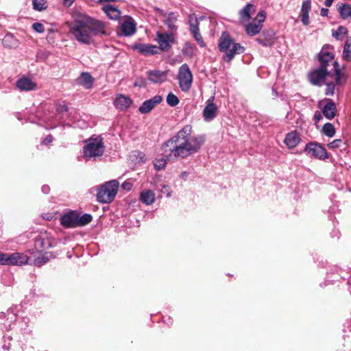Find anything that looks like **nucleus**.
<instances>
[{"instance_id": "nucleus-16", "label": "nucleus", "mask_w": 351, "mask_h": 351, "mask_svg": "<svg viewBox=\"0 0 351 351\" xmlns=\"http://www.w3.org/2000/svg\"><path fill=\"white\" fill-rule=\"evenodd\" d=\"M87 22L88 23L91 35L106 34L105 24L99 21L93 19L87 16Z\"/></svg>"}, {"instance_id": "nucleus-42", "label": "nucleus", "mask_w": 351, "mask_h": 351, "mask_svg": "<svg viewBox=\"0 0 351 351\" xmlns=\"http://www.w3.org/2000/svg\"><path fill=\"white\" fill-rule=\"evenodd\" d=\"M33 29L38 33H43L45 30L44 25L40 23H35L32 25Z\"/></svg>"}, {"instance_id": "nucleus-23", "label": "nucleus", "mask_w": 351, "mask_h": 351, "mask_svg": "<svg viewBox=\"0 0 351 351\" xmlns=\"http://www.w3.org/2000/svg\"><path fill=\"white\" fill-rule=\"evenodd\" d=\"M121 28L125 36H130L136 32V23L133 19L129 18L122 23Z\"/></svg>"}, {"instance_id": "nucleus-3", "label": "nucleus", "mask_w": 351, "mask_h": 351, "mask_svg": "<svg viewBox=\"0 0 351 351\" xmlns=\"http://www.w3.org/2000/svg\"><path fill=\"white\" fill-rule=\"evenodd\" d=\"M69 31L80 43L88 45L91 42L92 35L87 22L86 16H80L69 25Z\"/></svg>"}, {"instance_id": "nucleus-54", "label": "nucleus", "mask_w": 351, "mask_h": 351, "mask_svg": "<svg viewBox=\"0 0 351 351\" xmlns=\"http://www.w3.org/2000/svg\"><path fill=\"white\" fill-rule=\"evenodd\" d=\"M328 9L322 8L320 11V14L322 16H326L328 14Z\"/></svg>"}, {"instance_id": "nucleus-55", "label": "nucleus", "mask_w": 351, "mask_h": 351, "mask_svg": "<svg viewBox=\"0 0 351 351\" xmlns=\"http://www.w3.org/2000/svg\"><path fill=\"white\" fill-rule=\"evenodd\" d=\"M334 0H325L324 5L326 7H330L333 3Z\"/></svg>"}, {"instance_id": "nucleus-32", "label": "nucleus", "mask_w": 351, "mask_h": 351, "mask_svg": "<svg viewBox=\"0 0 351 351\" xmlns=\"http://www.w3.org/2000/svg\"><path fill=\"white\" fill-rule=\"evenodd\" d=\"M36 253L37 252H36L35 254H36ZM38 256L35 257V258L34 260V263H33V264L37 267H40L43 265H44L45 263H46L47 261H49V259L51 256V254L50 252H45V253L38 252Z\"/></svg>"}, {"instance_id": "nucleus-29", "label": "nucleus", "mask_w": 351, "mask_h": 351, "mask_svg": "<svg viewBox=\"0 0 351 351\" xmlns=\"http://www.w3.org/2000/svg\"><path fill=\"white\" fill-rule=\"evenodd\" d=\"M164 23L172 32H176L178 27L176 25L177 16L173 12H170L165 15Z\"/></svg>"}, {"instance_id": "nucleus-2", "label": "nucleus", "mask_w": 351, "mask_h": 351, "mask_svg": "<svg viewBox=\"0 0 351 351\" xmlns=\"http://www.w3.org/2000/svg\"><path fill=\"white\" fill-rule=\"evenodd\" d=\"M333 64L334 72L319 67L311 72L308 75L309 81L313 85L318 86L326 85L325 95L328 96H332L335 89L344 84L346 80L339 69L338 62H335Z\"/></svg>"}, {"instance_id": "nucleus-20", "label": "nucleus", "mask_w": 351, "mask_h": 351, "mask_svg": "<svg viewBox=\"0 0 351 351\" xmlns=\"http://www.w3.org/2000/svg\"><path fill=\"white\" fill-rule=\"evenodd\" d=\"M217 108L213 104V97H210L206 102V106L203 110L204 119L206 121H210L217 115Z\"/></svg>"}, {"instance_id": "nucleus-53", "label": "nucleus", "mask_w": 351, "mask_h": 351, "mask_svg": "<svg viewBox=\"0 0 351 351\" xmlns=\"http://www.w3.org/2000/svg\"><path fill=\"white\" fill-rule=\"evenodd\" d=\"M73 1L74 0H63V4L66 7H70Z\"/></svg>"}, {"instance_id": "nucleus-1", "label": "nucleus", "mask_w": 351, "mask_h": 351, "mask_svg": "<svg viewBox=\"0 0 351 351\" xmlns=\"http://www.w3.org/2000/svg\"><path fill=\"white\" fill-rule=\"evenodd\" d=\"M192 125H186L165 141L161 146L163 156L154 160V168L162 170L167 160H182L197 153L204 145L206 138L204 135H192Z\"/></svg>"}, {"instance_id": "nucleus-49", "label": "nucleus", "mask_w": 351, "mask_h": 351, "mask_svg": "<svg viewBox=\"0 0 351 351\" xmlns=\"http://www.w3.org/2000/svg\"><path fill=\"white\" fill-rule=\"evenodd\" d=\"M189 175V173L188 171H182L180 174V178L182 179L183 180H186L188 176Z\"/></svg>"}, {"instance_id": "nucleus-21", "label": "nucleus", "mask_w": 351, "mask_h": 351, "mask_svg": "<svg viewBox=\"0 0 351 351\" xmlns=\"http://www.w3.org/2000/svg\"><path fill=\"white\" fill-rule=\"evenodd\" d=\"M147 77L149 80L153 83H162L167 80V71L160 70L149 71L147 72Z\"/></svg>"}, {"instance_id": "nucleus-38", "label": "nucleus", "mask_w": 351, "mask_h": 351, "mask_svg": "<svg viewBox=\"0 0 351 351\" xmlns=\"http://www.w3.org/2000/svg\"><path fill=\"white\" fill-rule=\"evenodd\" d=\"M167 103L169 106L174 107L179 104V99L173 93H169L166 99Z\"/></svg>"}, {"instance_id": "nucleus-35", "label": "nucleus", "mask_w": 351, "mask_h": 351, "mask_svg": "<svg viewBox=\"0 0 351 351\" xmlns=\"http://www.w3.org/2000/svg\"><path fill=\"white\" fill-rule=\"evenodd\" d=\"M322 132L328 137H332L335 134V129L330 123H327L322 127Z\"/></svg>"}, {"instance_id": "nucleus-37", "label": "nucleus", "mask_w": 351, "mask_h": 351, "mask_svg": "<svg viewBox=\"0 0 351 351\" xmlns=\"http://www.w3.org/2000/svg\"><path fill=\"white\" fill-rule=\"evenodd\" d=\"M92 216L89 214H84L80 217L77 214V226H84L89 223L92 221Z\"/></svg>"}, {"instance_id": "nucleus-14", "label": "nucleus", "mask_w": 351, "mask_h": 351, "mask_svg": "<svg viewBox=\"0 0 351 351\" xmlns=\"http://www.w3.org/2000/svg\"><path fill=\"white\" fill-rule=\"evenodd\" d=\"M52 246V239L49 237L46 234H44L36 239L34 248L30 250L29 252L32 254H34L36 252H43Z\"/></svg>"}, {"instance_id": "nucleus-25", "label": "nucleus", "mask_w": 351, "mask_h": 351, "mask_svg": "<svg viewBox=\"0 0 351 351\" xmlns=\"http://www.w3.org/2000/svg\"><path fill=\"white\" fill-rule=\"evenodd\" d=\"M114 104L118 109L125 110L130 106L132 100L127 96L119 95L116 97Z\"/></svg>"}, {"instance_id": "nucleus-41", "label": "nucleus", "mask_w": 351, "mask_h": 351, "mask_svg": "<svg viewBox=\"0 0 351 351\" xmlns=\"http://www.w3.org/2000/svg\"><path fill=\"white\" fill-rule=\"evenodd\" d=\"M346 33H347L346 27H345L343 26H339L336 31L332 32V36L336 38H339V36L345 35Z\"/></svg>"}, {"instance_id": "nucleus-40", "label": "nucleus", "mask_w": 351, "mask_h": 351, "mask_svg": "<svg viewBox=\"0 0 351 351\" xmlns=\"http://www.w3.org/2000/svg\"><path fill=\"white\" fill-rule=\"evenodd\" d=\"M191 34H193L195 40L197 41V44L201 47H203L205 46L204 42L202 39V37L201 34L199 32V30H196L195 32H192Z\"/></svg>"}, {"instance_id": "nucleus-28", "label": "nucleus", "mask_w": 351, "mask_h": 351, "mask_svg": "<svg viewBox=\"0 0 351 351\" xmlns=\"http://www.w3.org/2000/svg\"><path fill=\"white\" fill-rule=\"evenodd\" d=\"M255 8L253 4L247 3L243 9L239 11V16L242 22L249 21L251 14L254 12Z\"/></svg>"}, {"instance_id": "nucleus-56", "label": "nucleus", "mask_w": 351, "mask_h": 351, "mask_svg": "<svg viewBox=\"0 0 351 351\" xmlns=\"http://www.w3.org/2000/svg\"><path fill=\"white\" fill-rule=\"evenodd\" d=\"M257 41L258 43H260L261 45H263V46H267V45H270L271 43H265L264 42L263 40H262L261 39H257Z\"/></svg>"}, {"instance_id": "nucleus-9", "label": "nucleus", "mask_w": 351, "mask_h": 351, "mask_svg": "<svg viewBox=\"0 0 351 351\" xmlns=\"http://www.w3.org/2000/svg\"><path fill=\"white\" fill-rule=\"evenodd\" d=\"M319 67L328 69V67L330 66H332V69L330 71L334 72V64L335 62L334 60V54L332 53V48L329 45H325L319 53Z\"/></svg>"}, {"instance_id": "nucleus-7", "label": "nucleus", "mask_w": 351, "mask_h": 351, "mask_svg": "<svg viewBox=\"0 0 351 351\" xmlns=\"http://www.w3.org/2000/svg\"><path fill=\"white\" fill-rule=\"evenodd\" d=\"M266 19V13L264 10L260 11L254 20L245 25V30L247 35L250 36H255L261 31L263 23Z\"/></svg>"}, {"instance_id": "nucleus-19", "label": "nucleus", "mask_w": 351, "mask_h": 351, "mask_svg": "<svg viewBox=\"0 0 351 351\" xmlns=\"http://www.w3.org/2000/svg\"><path fill=\"white\" fill-rule=\"evenodd\" d=\"M60 223L65 228H74L77 226V213L69 212L60 219Z\"/></svg>"}, {"instance_id": "nucleus-43", "label": "nucleus", "mask_w": 351, "mask_h": 351, "mask_svg": "<svg viewBox=\"0 0 351 351\" xmlns=\"http://www.w3.org/2000/svg\"><path fill=\"white\" fill-rule=\"evenodd\" d=\"M341 143H342V141L341 139H335L333 141H332L331 143L328 144V147L329 149L338 148L340 147Z\"/></svg>"}, {"instance_id": "nucleus-22", "label": "nucleus", "mask_w": 351, "mask_h": 351, "mask_svg": "<svg viewBox=\"0 0 351 351\" xmlns=\"http://www.w3.org/2000/svg\"><path fill=\"white\" fill-rule=\"evenodd\" d=\"M311 9V2L310 0L304 1L301 6L300 16L301 18L302 23L304 25H308L309 24V12Z\"/></svg>"}, {"instance_id": "nucleus-47", "label": "nucleus", "mask_w": 351, "mask_h": 351, "mask_svg": "<svg viewBox=\"0 0 351 351\" xmlns=\"http://www.w3.org/2000/svg\"><path fill=\"white\" fill-rule=\"evenodd\" d=\"M53 141V137L51 135L47 136L43 141V144L45 145H49Z\"/></svg>"}, {"instance_id": "nucleus-51", "label": "nucleus", "mask_w": 351, "mask_h": 351, "mask_svg": "<svg viewBox=\"0 0 351 351\" xmlns=\"http://www.w3.org/2000/svg\"><path fill=\"white\" fill-rule=\"evenodd\" d=\"M42 192L45 194H48L49 193V191H50V188L49 186L47 185H44L42 186Z\"/></svg>"}, {"instance_id": "nucleus-57", "label": "nucleus", "mask_w": 351, "mask_h": 351, "mask_svg": "<svg viewBox=\"0 0 351 351\" xmlns=\"http://www.w3.org/2000/svg\"><path fill=\"white\" fill-rule=\"evenodd\" d=\"M4 253L0 252V265H2V263H3V257H4Z\"/></svg>"}, {"instance_id": "nucleus-11", "label": "nucleus", "mask_w": 351, "mask_h": 351, "mask_svg": "<svg viewBox=\"0 0 351 351\" xmlns=\"http://www.w3.org/2000/svg\"><path fill=\"white\" fill-rule=\"evenodd\" d=\"M175 34L172 32L156 33V40L159 45V48L163 51H168L175 42Z\"/></svg>"}, {"instance_id": "nucleus-8", "label": "nucleus", "mask_w": 351, "mask_h": 351, "mask_svg": "<svg viewBox=\"0 0 351 351\" xmlns=\"http://www.w3.org/2000/svg\"><path fill=\"white\" fill-rule=\"evenodd\" d=\"M178 77L181 90L188 91L192 85L193 75L187 64H184L180 67Z\"/></svg>"}, {"instance_id": "nucleus-15", "label": "nucleus", "mask_w": 351, "mask_h": 351, "mask_svg": "<svg viewBox=\"0 0 351 351\" xmlns=\"http://www.w3.org/2000/svg\"><path fill=\"white\" fill-rule=\"evenodd\" d=\"M131 47L145 56L154 55L158 53V47L154 45L135 43Z\"/></svg>"}, {"instance_id": "nucleus-52", "label": "nucleus", "mask_w": 351, "mask_h": 351, "mask_svg": "<svg viewBox=\"0 0 351 351\" xmlns=\"http://www.w3.org/2000/svg\"><path fill=\"white\" fill-rule=\"evenodd\" d=\"M44 121L46 122L48 128H53V127H55V125L49 123V122H51V120L49 117H45Z\"/></svg>"}, {"instance_id": "nucleus-26", "label": "nucleus", "mask_w": 351, "mask_h": 351, "mask_svg": "<svg viewBox=\"0 0 351 351\" xmlns=\"http://www.w3.org/2000/svg\"><path fill=\"white\" fill-rule=\"evenodd\" d=\"M300 138L296 132H291L288 133L285 138V143L289 148L296 147L300 143Z\"/></svg>"}, {"instance_id": "nucleus-10", "label": "nucleus", "mask_w": 351, "mask_h": 351, "mask_svg": "<svg viewBox=\"0 0 351 351\" xmlns=\"http://www.w3.org/2000/svg\"><path fill=\"white\" fill-rule=\"evenodd\" d=\"M2 265H23L27 264L29 258L25 254L14 252L12 254L4 253Z\"/></svg>"}, {"instance_id": "nucleus-6", "label": "nucleus", "mask_w": 351, "mask_h": 351, "mask_svg": "<svg viewBox=\"0 0 351 351\" xmlns=\"http://www.w3.org/2000/svg\"><path fill=\"white\" fill-rule=\"evenodd\" d=\"M118 187L119 182L116 180L110 181L101 186L97 194L98 202L101 203L111 202L117 193Z\"/></svg>"}, {"instance_id": "nucleus-5", "label": "nucleus", "mask_w": 351, "mask_h": 351, "mask_svg": "<svg viewBox=\"0 0 351 351\" xmlns=\"http://www.w3.org/2000/svg\"><path fill=\"white\" fill-rule=\"evenodd\" d=\"M86 145L84 147V156L86 158H93L103 155L104 152V145L103 138L99 136H92L86 141Z\"/></svg>"}, {"instance_id": "nucleus-48", "label": "nucleus", "mask_w": 351, "mask_h": 351, "mask_svg": "<svg viewBox=\"0 0 351 351\" xmlns=\"http://www.w3.org/2000/svg\"><path fill=\"white\" fill-rule=\"evenodd\" d=\"M322 119V115L318 111L315 112L314 114V120L316 123L319 122Z\"/></svg>"}, {"instance_id": "nucleus-4", "label": "nucleus", "mask_w": 351, "mask_h": 351, "mask_svg": "<svg viewBox=\"0 0 351 351\" xmlns=\"http://www.w3.org/2000/svg\"><path fill=\"white\" fill-rule=\"evenodd\" d=\"M219 48L221 51L224 52L223 60L230 62L233 58L244 52L245 49L239 43H237L226 32H223L219 43Z\"/></svg>"}, {"instance_id": "nucleus-46", "label": "nucleus", "mask_w": 351, "mask_h": 351, "mask_svg": "<svg viewBox=\"0 0 351 351\" xmlns=\"http://www.w3.org/2000/svg\"><path fill=\"white\" fill-rule=\"evenodd\" d=\"M122 188L126 191H130L132 188V184L128 181H125L122 184Z\"/></svg>"}, {"instance_id": "nucleus-24", "label": "nucleus", "mask_w": 351, "mask_h": 351, "mask_svg": "<svg viewBox=\"0 0 351 351\" xmlns=\"http://www.w3.org/2000/svg\"><path fill=\"white\" fill-rule=\"evenodd\" d=\"M140 200L145 205H152L156 200V195L150 189L143 190L140 194Z\"/></svg>"}, {"instance_id": "nucleus-17", "label": "nucleus", "mask_w": 351, "mask_h": 351, "mask_svg": "<svg viewBox=\"0 0 351 351\" xmlns=\"http://www.w3.org/2000/svg\"><path fill=\"white\" fill-rule=\"evenodd\" d=\"M162 100L160 95H155L152 98L146 100L139 107V112L142 114H146L150 112L157 104H159Z\"/></svg>"}, {"instance_id": "nucleus-18", "label": "nucleus", "mask_w": 351, "mask_h": 351, "mask_svg": "<svg viewBox=\"0 0 351 351\" xmlns=\"http://www.w3.org/2000/svg\"><path fill=\"white\" fill-rule=\"evenodd\" d=\"M16 87L21 91H30L36 89L37 84L30 78L23 76L16 83Z\"/></svg>"}, {"instance_id": "nucleus-12", "label": "nucleus", "mask_w": 351, "mask_h": 351, "mask_svg": "<svg viewBox=\"0 0 351 351\" xmlns=\"http://www.w3.org/2000/svg\"><path fill=\"white\" fill-rule=\"evenodd\" d=\"M307 155L319 160L328 158V154L324 147L317 143H309L304 149Z\"/></svg>"}, {"instance_id": "nucleus-30", "label": "nucleus", "mask_w": 351, "mask_h": 351, "mask_svg": "<svg viewBox=\"0 0 351 351\" xmlns=\"http://www.w3.org/2000/svg\"><path fill=\"white\" fill-rule=\"evenodd\" d=\"M337 9L343 19H351V3L338 4Z\"/></svg>"}, {"instance_id": "nucleus-34", "label": "nucleus", "mask_w": 351, "mask_h": 351, "mask_svg": "<svg viewBox=\"0 0 351 351\" xmlns=\"http://www.w3.org/2000/svg\"><path fill=\"white\" fill-rule=\"evenodd\" d=\"M343 58L346 61L351 60V39L346 40L343 51Z\"/></svg>"}, {"instance_id": "nucleus-31", "label": "nucleus", "mask_w": 351, "mask_h": 351, "mask_svg": "<svg viewBox=\"0 0 351 351\" xmlns=\"http://www.w3.org/2000/svg\"><path fill=\"white\" fill-rule=\"evenodd\" d=\"M2 42L4 47L10 49L16 48L19 45V40L12 34H7Z\"/></svg>"}, {"instance_id": "nucleus-50", "label": "nucleus", "mask_w": 351, "mask_h": 351, "mask_svg": "<svg viewBox=\"0 0 351 351\" xmlns=\"http://www.w3.org/2000/svg\"><path fill=\"white\" fill-rule=\"evenodd\" d=\"M57 110L59 113H62L63 112H66L67 110V108L64 105H60L58 107Z\"/></svg>"}, {"instance_id": "nucleus-36", "label": "nucleus", "mask_w": 351, "mask_h": 351, "mask_svg": "<svg viewBox=\"0 0 351 351\" xmlns=\"http://www.w3.org/2000/svg\"><path fill=\"white\" fill-rule=\"evenodd\" d=\"M33 8L37 11H43L47 8L46 0H32Z\"/></svg>"}, {"instance_id": "nucleus-45", "label": "nucleus", "mask_w": 351, "mask_h": 351, "mask_svg": "<svg viewBox=\"0 0 351 351\" xmlns=\"http://www.w3.org/2000/svg\"><path fill=\"white\" fill-rule=\"evenodd\" d=\"M162 192L166 193L167 197H171L172 191L169 186L163 185L162 187Z\"/></svg>"}, {"instance_id": "nucleus-33", "label": "nucleus", "mask_w": 351, "mask_h": 351, "mask_svg": "<svg viewBox=\"0 0 351 351\" xmlns=\"http://www.w3.org/2000/svg\"><path fill=\"white\" fill-rule=\"evenodd\" d=\"M78 82L86 88L92 87L93 79L88 73H83L78 78Z\"/></svg>"}, {"instance_id": "nucleus-39", "label": "nucleus", "mask_w": 351, "mask_h": 351, "mask_svg": "<svg viewBox=\"0 0 351 351\" xmlns=\"http://www.w3.org/2000/svg\"><path fill=\"white\" fill-rule=\"evenodd\" d=\"M189 25L191 32H195L199 30L198 21L195 16L191 15L189 16Z\"/></svg>"}, {"instance_id": "nucleus-44", "label": "nucleus", "mask_w": 351, "mask_h": 351, "mask_svg": "<svg viewBox=\"0 0 351 351\" xmlns=\"http://www.w3.org/2000/svg\"><path fill=\"white\" fill-rule=\"evenodd\" d=\"M16 322L19 324L21 322H23L24 323V324H23L21 326V328L22 329H25V328L28 325V323L29 322V318L27 317H21V318H18L16 319Z\"/></svg>"}, {"instance_id": "nucleus-27", "label": "nucleus", "mask_w": 351, "mask_h": 351, "mask_svg": "<svg viewBox=\"0 0 351 351\" xmlns=\"http://www.w3.org/2000/svg\"><path fill=\"white\" fill-rule=\"evenodd\" d=\"M102 10L110 19L116 20L120 17L121 12L114 5H106L102 7Z\"/></svg>"}, {"instance_id": "nucleus-13", "label": "nucleus", "mask_w": 351, "mask_h": 351, "mask_svg": "<svg viewBox=\"0 0 351 351\" xmlns=\"http://www.w3.org/2000/svg\"><path fill=\"white\" fill-rule=\"evenodd\" d=\"M317 106L322 110L323 115L328 119H332L336 115V106L330 99H324L319 101Z\"/></svg>"}]
</instances>
